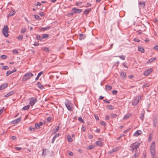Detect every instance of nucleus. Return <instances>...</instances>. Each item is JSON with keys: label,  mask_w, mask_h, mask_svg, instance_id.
Masks as SVG:
<instances>
[{"label": "nucleus", "mask_w": 158, "mask_h": 158, "mask_svg": "<svg viewBox=\"0 0 158 158\" xmlns=\"http://www.w3.org/2000/svg\"><path fill=\"white\" fill-rule=\"evenodd\" d=\"M8 68H9L7 66H3L2 67V69L3 70L7 69H8Z\"/></svg>", "instance_id": "44"}, {"label": "nucleus", "mask_w": 158, "mask_h": 158, "mask_svg": "<svg viewBox=\"0 0 158 158\" xmlns=\"http://www.w3.org/2000/svg\"><path fill=\"white\" fill-rule=\"evenodd\" d=\"M23 36L22 35H19L17 37V39L19 40H21L23 39Z\"/></svg>", "instance_id": "32"}, {"label": "nucleus", "mask_w": 158, "mask_h": 158, "mask_svg": "<svg viewBox=\"0 0 158 158\" xmlns=\"http://www.w3.org/2000/svg\"><path fill=\"white\" fill-rule=\"evenodd\" d=\"M106 119V120H108L109 119V117L108 116H106L105 118Z\"/></svg>", "instance_id": "64"}, {"label": "nucleus", "mask_w": 158, "mask_h": 158, "mask_svg": "<svg viewBox=\"0 0 158 158\" xmlns=\"http://www.w3.org/2000/svg\"><path fill=\"white\" fill-rule=\"evenodd\" d=\"M88 137L89 139H92L93 138V136L91 134L89 135H88Z\"/></svg>", "instance_id": "58"}, {"label": "nucleus", "mask_w": 158, "mask_h": 158, "mask_svg": "<svg viewBox=\"0 0 158 158\" xmlns=\"http://www.w3.org/2000/svg\"><path fill=\"white\" fill-rule=\"evenodd\" d=\"M107 106L110 109L113 110L114 109L113 107L111 105H107Z\"/></svg>", "instance_id": "39"}, {"label": "nucleus", "mask_w": 158, "mask_h": 158, "mask_svg": "<svg viewBox=\"0 0 158 158\" xmlns=\"http://www.w3.org/2000/svg\"><path fill=\"white\" fill-rule=\"evenodd\" d=\"M26 31V28H23L21 29V32L22 33H23L25 32Z\"/></svg>", "instance_id": "42"}, {"label": "nucleus", "mask_w": 158, "mask_h": 158, "mask_svg": "<svg viewBox=\"0 0 158 158\" xmlns=\"http://www.w3.org/2000/svg\"><path fill=\"white\" fill-rule=\"evenodd\" d=\"M73 15V13H70L67 14V15L68 17L72 16Z\"/></svg>", "instance_id": "45"}, {"label": "nucleus", "mask_w": 158, "mask_h": 158, "mask_svg": "<svg viewBox=\"0 0 158 158\" xmlns=\"http://www.w3.org/2000/svg\"><path fill=\"white\" fill-rule=\"evenodd\" d=\"M144 117V113H141L140 114V118L142 120V121L143 120Z\"/></svg>", "instance_id": "27"}, {"label": "nucleus", "mask_w": 158, "mask_h": 158, "mask_svg": "<svg viewBox=\"0 0 158 158\" xmlns=\"http://www.w3.org/2000/svg\"><path fill=\"white\" fill-rule=\"evenodd\" d=\"M87 6H85V7H88V6H91V4L90 3H87Z\"/></svg>", "instance_id": "60"}, {"label": "nucleus", "mask_w": 158, "mask_h": 158, "mask_svg": "<svg viewBox=\"0 0 158 158\" xmlns=\"http://www.w3.org/2000/svg\"><path fill=\"white\" fill-rule=\"evenodd\" d=\"M49 36V35L47 34H44L43 35L42 38L43 39H47Z\"/></svg>", "instance_id": "25"}, {"label": "nucleus", "mask_w": 158, "mask_h": 158, "mask_svg": "<svg viewBox=\"0 0 158 158\" xmlns=\"http://www.w3.org/2000/svg\"><path fill=\"white\" fill-rule=\"evenodd\" d=\"M133 40L137 42H139L140 41V40L138 39H137L136 38H134L133 39Z\"/></svg>", "instance_id": "49"}, {"label": "nucleus", "mask_w": 158, "mask_h": 158, "mask_svg": "<svg viewBox=\"0 0 158 158\" xmlns=\"http://www.w3.org/2000/svg\"><path fill=\"white\" fill-rule=\"evenodd\" d=\"M39 14L41 16H44V13L43 12H41L39 13Z\"/></svg>", "instance_id": "54"}, {"label": "nucleus", "mask_w": 158, "mask_h": 158, "mask_svg": "<svg viewBox=\"0 0 158 158\" xmlns=\"http://www.w3.org/2000/svg\"><path fill=\"white\" fill-rule=\"evenodd\" d=\"M91 10V8H89L83 11V14L85 15H87L88 14Z\"/></svg>", "instance_id": "14"}, {"label": "nucleus", "mask_w": 158, "mask_h": 158, "mask_svg": "<svg viewBox=\"0 0 158 158\" xmlns=\"http://www.w3.org/2000/svg\"><path fill=\"white\" fill-rule=\"evenodd\" d=\"M81 130L82 131L85 132L86 130V128L84 125H82L81 128Z\"/></svg>", "instance_id": "43"}, {"label": "nucleus", "mask_w": 158, "mask_h": 158, "mask_svg": "<svg viewBox=\"0 0 158 158\" xmlns=\"http://www.w3.org/2000/svg\"><path fill=\"white\" fill-rule=\"evenodd\" d=\"M96 144L99 146H101L102 145V143L100 141H97L96 142Z\"/></svg>", "instance_id": "28"}, {"label": "nucleus", "mask_w": 158, "mask_h": 158, "mask_svg": "<svg viewBox=\"0 0 158 158\" xmlns=\"http://www.w3.org/2000/svg\"><path fill=\"white\" fill-rule=\"evenodd\" d=\"M6 57H6V56L5 55H2L1 56V58L2 59H5L6 58Z\"/></svg>", "instance_id": "50"}, {"label": "nucleus", "mask_w": 158, "mask_h": 158, "mask_svg": "<svg viewBox=\"0 0 158 158\" xmlns=\"http://www.w3.org/2000/svg\"><path fill=\"white\" fill-rule=\"evenodd\" d=\"M82 10L81 9H77L75 7H73L71 10V11L73 13H80L82 11Z\"/></svg>", "instance_id": "7"}, {"label": "nucleus", "mask_w": 158, "mask_h": 158, "mask_svg": "<svg viewBox=\"0 0 158 158\" xmlns=\"http://www.w3.org/2000/svg\"><path fill=\"white\" fill-rule=\"evenodd\" d=\"M118 57L122 60H124L125 58V56L123 55L120 56Z\"/></svg>", "instance_id": "37"}, {"label": "nucleus", "mask_w": 158, "mask_h": 158, "mask_svg": "<svg viewBox=\"0 0 158 158\" xmlns=\"http://www.w3.org/2000/svg\"><path fill=\"white\" fill-rule=\"evenodd\" d=\"M41 49L43 51H44L46 52H48L49 51V48L46 47H43L41 48Z\"/></svg>", "instance_id": "22"}, {"label": "nucleus", "mask_w": 158, "mask_h": 158, "mask_svg": "<svg viewBox=\"0 0 158 158\" xmlns=\"http://www.w3.org/2000/svg\"><path fill=\"white\" fill-rule=\"evenodd\" d=\"M117 93V91L116 90H115L113 91L112 94L113 95H116Z\"/></svg>", "instance_id": "52"}, {"label": "nucleus", "mask_w": 158, "mask_h": 158, "mask_svg": "<svg viewBox=\"0 0 158 158\" xmlns=\"http://www.w3.org/2000/svg\"><path fill=\"white\" fill-rule=\"evenodd\" d=\"M67 139L68 140V141L69 142H72L73 141V139L71 138V137L69 135H68L67 136Z\"/></svg>", "instance_id": "20"}, {"label": "nucleus", "mask_w": 158, "mask_h": 158, "mask_svg": "<svg viewBox=\"0 0 158 158\" xmlns=\"http://www.w3.org/2000/svg\"><path fill=\"white\" fill-rule=\"evenodd\" d=\"M43 71L39 73L35 78V80H37L39 79L40 77L43 74Z\"/></svg>", "instance_id": "19"}, {"label": "nucleus", "mask_w": 158, "mask_h": 158, "mask_svg": "<svg viewBox=\"0 0 158 158\" xmlns=\"http://www.w3.org/2000/svg\"><path fill=\"white\" fill-rule=\"evenodd\" d=\"M78 121H80V122H81V123H84V120H83V119L81 117H80L78 118Z\"/></svg>", "instance_id": "35"}, {"label": "nucleus", "mask_w": 158, "mask_h": 158, "mask_svg": "<svg viewBox=\"0 0 158 158\" xmlns=\"http://www.w3.org/2000/svg\"><path fill=\"white\" fill-rule=\"evenodd\" d=\"M2 32L3 35L6 37H7L8 35V33L9 32V29L8 26L6 25L4 26L2 30Z\"/></svg>", "instance_id": "3"}, {"label": "nucleus", "mask_w": 158, "mask_h": 158, "mask_svg": "<svg viewBox=\"0 0 158 158\" xmlns=\"http://www.w3.org/2000/svg\"><path fill=\"white\" fill-rule=\"evenodd\" d=\"M59 136V134H56L55 135V136L54 137L56 139L57 137H58Z\"/></svg>", "instance_id": "59"}, {"label": "nucleus", "mask_w": 158, "mask_h": 158, "mask_svg": "<svg viewBox=\"0 0 158 158\" xmlns=\"http://www.w3.org/2000/svg\"><path fill=\"white\" fill-rule=\"evenodd\" d=\"M13 72V71H7V72L6 73V76H8L10 74L12 73Z\"/></svg>", "instance_id": "38"}, {"label": "nucleus", "mask_w": 158, "mask_h": 158, "mask_svg": "<svg viewBox=\"0 0 158 158\" xmlns=\"http://www.w3.org/2000/svg\"><path fill=\"white\" fill-rule=\"evenodd\" d=\"M14 93L15 92L14 91H11L6 94L4 96L5 97H9L10 96L13 95Z\"/></svg>", "instance_id": "13"}, {"label": "nucleus", "mask_w": 158, "mask_h": 158, "mask_svg": "<svg viewBox=\"0 0 158 158\" xmlns=\"http://www.w3.org/2000/svg\"><path fill=\"white\" fill-rule=\"evenodd\" d=\"M34 16L35 18V19L37 20H40L41 19L39 17V16H38V15H34Z\"/></svg>", "instance_id": "29"}, {"label": "nucleus", "mask_w": 158, "mask_h": 158, "mask_svg": "<svg viewBox=\"0 0 158 158\" xmlns=\"http://www.w3.org/2000/svg\"><path fill=\"white\" fill-rule=\"evenodd\" d=\"M139 101V98L138 97H135L133 101L132 102V105L134 106L137 105Z\"/></svg>", "instance_id": "9"}, {"label": "nucleus", "mask_w": 158, "mask_h": 158, "mask_svg": "<svg viewBox=\"0 0 158 158\" xmlns=\"http://www.w3.org/2000/svg\"><path fill=\"white\" fill-rule=\"evenodd\" d=\"M94 148V147L92 145H90L89 147V149L91 150Z\"/></svg>", "instance_id": "56"}, {"label": "nucleus", "mask_w": 158, "mask_h": 158, "mask_svg": "<svg viewBox=\"0 0 158 158\" xmlns=\"http://www.w3.org/2000/svg\"><path fill=\"white\" fill-rule=\"evenodd\" d=\"M121 75L123 77H125L126 76V74L123 72H122L121 73Z\"/></svg>", "instance_id": "34"}, {"label": "nucleus", "mask_w": 158, "mask_h": 158, "mask_svg": "<svg viewBox=\"0 0 158 158\" xmlns=\"http://www.w3.org/2000/svg\"><path fill=\"white\" fill-rule=\"evenodd\" d=\"M37 101V99L36 98H31L29 99V104L31 106H32Z\"/></svg>", "instance_id": "5"}, {"label": "nucleus", "mask_w": 158, "mask_h": 158, "mask_svg": "<svg viewBox=\"0 0 158 158\" xmlns=\"http://www.w3.org/2000/svg\"><path fill=\"white\" fill-rule=\"evenodd\" d=\"M131 115L132 114L131 113L127 114L123 117V119L124 120H126L129 118Z\"/></svg>", "instance_id": "16"}, {"label": "nucleus", "mask_w": 158, "mask_h": 158, "mask_svg": "<svg viewBox=\"0 0 158 158\" xmlns=\"http://www.w3.org/2000/svg\"><path fill=\"white\" fill-rule=\"evenodd\" d=\"M30 106L27 105L23 107V109L24 110H27L29 108Z\"/></svg>", "instance_id": "24"}, {"label": "nucleus", "mask_w": 158, "mask_h": 158, "mask_svg": "<svg viewBox=\"0 0 158 158\" xmlns=\"http://www.w3.org/2000/svg\"><path fill=\"white\" fill-rule=\"evenodd\" d=\"M156 145L155 142L153 141L151 144L150 146V152L151 156L153 158H154L155 155Z\"/></svg>", "instance_id": "2"}, {"label": "nucleus", "mask_w": 158, "mask_h": 158, "mask_svg": "<svg viewBox=\"0 0 158 158\" xmlns=\"http://www.w3.org/2000/svg\"><path fill=\"white\" fill-rule=\"evenodd\" d=\"M153 69L152 68H150L145 71L144 73L143 74L145 76H147L150 74L152 71Z\"/></svg>", "instance_id": "8"}, {"label": "nucleus", "mask_w": 158, "mask_h": 158, "mask_svg": "<svg viewBox=\"0 0 158 158\" xmlns=\"http://www.w3.org/2000/svg\"><path fill=\"white\" fill-rule=\"evenodd\" d=\"M18 52V50L17 49H15L13 51V53L14 54L17 53Z\"/></svg>", "instance_id": "41"}, {"label": "nucleus", "mask_w": 158, "mask_h": 158, "mask_svg": "<svg viewBox=\"0 0 158 158\" xmlns=\"http://www.w3.org/2000/svg\"><path fill=\"white\" fill-rule=\"evenodd\" d=\"M142 133V132L141 130H138L135 132L134 135L135 136L137 137L139 135L141 134Z\"/></svg>", "instance_id": "12"}, {"label": "nucleus", "mask_w": 158, "mask_h": 158, "mask_svg": "<svg viewBox=\"0 0 158 158\" xmlns=\"http://www.w3.org/2000/svg\"><path fill=\"white\" fill-rule=\"evenodd\" d=\"M94 117H95V118L96 119V120H99V117H98V116L97 115L95 114L94 115Z\"/></svg>", "instance_id": "51"}, {"label": "nucleus", "mask_w": 158, "mask_h": 158, "mask_svg": "<svg viewBox=\"0 0 158 158\" xmlns=\"http://www.w3.org/2000/svg\"><path fill=\"white\" fill-rule=\"evenodd\" d=\"M34 75L30 72H28L25 74L23 76L22 81L23 82L29 79L30 77H33Z\"/></svg>", "instance_id": "1"}, {"label": "nucleus", "mask_w": 158, "mask_h": 158, "mask_svg": "<svg viewBox=\"0 0 158 158\" xmlns=\"http://www.w3.org/2000/svg\"><path fill=\"white\" fill-rule=\"evenodd\" d=\"M117 114H112L110 115V117L111 118H114L116 117Z\"/></svg>", "instance_id": "36"}, {"label": "nucleus", "mask_w": 158, "mask_h": 158, "mask_svg": "<svg viewBox=\"0 0 158 158\" xmlns=\"http://www.w3.org/2000/svg\"><path fill=\"white\" fill-rule=\"evenodd\" d=\"M52 119V118L51 117H49L48 118H47V120L49 122Z\"/></svg>", "instance_id": "57"}, {"label": "nucleus", "mask_w": 158, "mask_h": 158, "mask_svg": "<svg viewBox=\"0 0 158 158\" xmlns=\"http://www.w3.org/2000/svg\"><path fill=\"white\" fill-rule=\"evenodd\" d=\"M42 4L40 2H37V6H41Z\"/></svg>", "instance_id": "62"}, {"label": "nucleus", "mask_w": 158, "mask_h": 158, "mask_svg": "<svg viewBox=\"0 0 158 158\" xmlns=\"http://www.w3.org/2000/svg\"><path fill=\"white\" fill-rule=\"evenodd\" d=\"M15 148L17 150L19 151L22 149V148L20 147H15Z\"/></svg>", "instance_id": "46"}, {"label": "nucleus", "mask_w": 158, "mask_h": 158, "mask_svg": "<svg viewBox=\"0 0 158 158\" xmlns=\"http://www.w3.org/2000/svg\"><path fill=\"white\" fill-rule=\"evenodd\" d=\"M138 51L141 53H144V48L142 47H139Z\"/></svg>", "instance_id": "21"}, {"label": "nucleus", "mask_w": 158, "mask_h": 158, "mask_svg": "<svg viewBox=\"0 0 158 158\" xmlns=\"http://www.w3.org/2000/svg\"><path fill=\"white\" fill-rule=\"evenodd\" d=\"M11 138L13 140H15L16 139V137L15 136H12Z\"/></svg>", "instance_id": "61"}, {"label": "nucleus", "mask_w": 158, "mask_h": 158, "mask_svg": "<svg viewBox=\"0 0 158 158\" xmlns=\"http://www.w3.org/2000/svg\"><path fill=\"white\" fill-rule=\"evenodd\" d=\"M59 130V127L58 126L57 127V128L55 130V132L54 133V134H55L56 132Z\"/></svg>", "instance_id": "53"}, {"label": "nucleus", "mask_w": 158, "mask_h": 158, "mask_svg": "<svg viewBox=\"0 0 158 158\" xmlns=\"http://www.w3.org/2000/svg\"><path fill=\"white\" fill-rule=\"evenodd\" d=\"M37 86L38 87H39L40 89H42L43 87L41 83L39 82H37Z\"/></svg>", "instance_id": "18"}, {"label": "nucleus", "mask_w": 158, "mask_h": 158, "mask_svg": "<svg viewBox=\"0 0 158 158\" xmlns=\"http://www.w3.org/2000/svg\"><path fill=\"white\" fill-rule=\"evenodd\" d=\"M8 86V84L5 83L2 84L0 86V90L4 89Z\"/></svg>", "instance_id": "11"}, {"label": "nucleus", "mask_w": 158, "mask_h": 158, "mask_svg": "<svg viewBox=\"0 0 158 158\" xmlns=\"http://www.w3.org/2000/svg\"><path fill=\"white\" fill-rule=\"evenodd\" d=\"M35 129H36V128L40 129V124H38V123L35 124Z\"/></svg>", "instance_id": "31"}, {"label": "nucleus", "mask_w": 158, "mask_h": 158, "mask_svg": "<svg viewBox=\"0 0 158 158\" xmlns=\"http://www.w3.org/2000/svg\"><path fill=\"white\" fill-rule=\"evenodd\" d=\"M140 5H141L143 7H144L145 6V3L143 2H139Z\"/></svg>", "instance_id": "33"}, {"label": "nucleus", "mask_w": 158, "mask_h": 158, "mask_svg": "<svg viewBox=\"0 0 158 158\" xmlns=\"http://www.w3.org/2000/svg\"><path fill=\"white\" fill-rule=\"evenodd\" d=\"M50 28V27H44V28H42V29L44 30H46L47 29H49V28Z\"/></svg>", "instance_id": "55"}, {"label": "nucleus", "mask_w": 158, "mask_h": 158, "mask_svg": "<svg viewBox=\"0 0 158 158\" xmlns=\"http://www.w3.org/2000/svg\"><path fill=\"white\" fill-rule=\"evenodd\" d=\"M153 49L155 50H158V45H157L154 47L153 48Z\"/></svg>", "instance_id": "47"}, {"label": "nucleus", "mask_w": 158, "mask_h": 158, "mask_svg": "<svg viewBox=\"0 0 158 158\" xmlns=\"http://www.w3.org/2000/svg\"><path fill=\"white\" fill-rule=\"evenodd\" d=\"M29 130L31 131H34L35 130V127H33L32 126H30L29 127Z\"/></svg>", "instance_id": "23"}, {"label": "nucleus", "mask_w": 158, "mask_h": 158, "mask_svg": "<svg viewBox=\"0 0 158 158\" xmlns=\"http://www.w3.org/2000/svg\"><path fill=\"white\" fill-rule=\"evenodd\" d=\"M106 89L107 90H110L112 89V87L110 85H106Z\"/></svg>", "instance_id": "26"}, {"label": "nucleus", "mask_w": 158, "mask_h": 158, "mask_svg": "<svg viewBox=\"0 0 158 158\" xmlns=\"http://www.w3.org/2000/svg\"><path fill=\"white\" fill-rule=\"evenodd\" d=\"M120 147H116L115 148H114L111 150L109 152V154H111L118 151V150L120 149Z\"/></svg>", "instance_id": "10"}, {"label": "nucleus", "mask_w": 158, "mask_h": 158, "mask_svg": "<svg viewBox=\"0 0 158 158\" xmlns=\"http://www.w3.org/2000/svg\"><path fill=\"white\" fill-rule=\"evenodd\" d=\"M14 14H15L14 11H13L12 12H10L9 14L8 15H9V16H11L13 15Z\"/></svg>", "instance_id": "40"}, {"label": "nucleus", "mask_w": 158, "mask_h": 158, "mask_svg": "<svg viewBox=\"0 0 158 158\" xmlns=\"http://www.w3.org/2000/svg\"><path fill=\"white\" fill-rule=\"evenodd\" d=\"M101 124L103 125V126H105L106 124V123L104 121H102L101 122Z\"/></svg>", "instance_id": "48"}, {"label": "nucleus", "mask_w": 158, "mask_h": 158, "mask_svg": "<svg viewBox=\"0 0 158 158\" xmlns=\"http://www.w3.org/2000/svg\"><path fill=\"white\" fill-rule=\"evenodd\" d=\"M139 144L137 142H135L132 144L131 146V150L133 151L135 149H136L139 147Z\"/></svg>", "instance_id": "6"}, {"label": "nucleus", "mask_w": 158, "mask_h": 158, "mask_svg": "<svg viewBox=\"0 0 158 158\" xmlns=\"http://www.w3.org/2000/svg\"><path fill=\"white\" fill-rule=\"evenodd\" d=\"M34 45H35V46H38L39 45V44L38 43H36V42H35L34 44Z\"/></svg>", "instance_id": "63"}, {"label": "nucleus", "mask_w": 158, "mask_h": 158, "mask_svg": "<svg viewBox=\"0 0 158 158\" xmlns=\"http://www.w3.org/2000/svg\"><path fill=\"white\" fill-rule=\"evenodd\" d=\"M21 118H19L13 121V122L14 124H16L17 123L19 122H20L21 121Z\"/></svg>", "instance_id": "17"}, {"label": "nucleus", "mask_w": 158, "mask_h": 158, "mask_svg": "<svg viewBox=\"0 0 158 158\" xmlns=\"http://www.w3.org/2000/svg\"><path fill=\"white\" fill-rule=\"evenodd\" d=\"M65 104L66 107L68 110L70 111H71L73 106V105L70 102V101L68 100H67L65 102Z\"/></svg>", "instance_id": "4"}, {"label": "nucleus", "mask_w": 158, "mask_h": 158, "mask_svg": "<svg viewBox=\"0 0 158 158\" xmlns=\"http://www.w3.org/2000/svg\"><path fill=\"white\" fill-rule=\"evenodd\" d=\"M156 59V57L155 58H152L151 59H150V60H149L147 62V64H149L151 63H152V62L155 61Z\"/></svg>", "instance_id": "15"}, {"label": "nucleus", "mask_w": 158, "mask_h": 158, "mask_svg": "<svg viewBox=\"0 0 158 158\" xmlns=\"http://www.w3.org/2000/svg\"><path fill=\"white\" fill-rule=\"evenodd\" d=\"M36 38L37 39L41 41L42 40V37H41L39 35H38L36 36Z\"/></svg>", "instance_id": "30"}]
</instances>
